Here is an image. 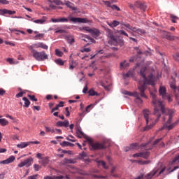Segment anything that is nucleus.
<instances>
[{
    "mask_svg": "<svg viewBox=\"0 0 179 179\" xmlns=\"http://www.w3.org/2000/svg\"><path fill=\"white\" fill-rule=\"evenodd\" d=\"M150 96L152 99V103L155 107L154 115L157 116V119L155 122H152V123H150L149 126H146L144 131H149V129L155 127L156 122L159 121V118L162 117V113L164 115L163 117L164 121H166V120H167V122L166 124H164L160 130L163 131V129H167L168 131H171V129L177 126L179 122V121L178 120L173 123H171V120H173V114H174V112L172 110L166 108L163 102L157 100V99L156 98V94L155 93L150 92Z\"/></svg>",
    "mask_w": 179,
    "mask_h": 179,
    "instance_id": "f257e3e1",
    "label": "nucleus"
},
{
    "mask_svg": "<svg viewBox=\"0 0 179 179\" xmlns=\"http://www.w3.org/2000/svg\"><path fill=\"white\" fill-rule=\"evenodd\" d=\"M146 73H148V69L146 67H143L140 70V76L143 77V81H140L138 83V89L141 93V97L148 99V96L145 94V90H146V85H151L153 86L155 85V76L153 74L150 73L148 78H146Z\"/></svg>",
    "mask_w": 179,
    "mask_h": 179,
    "instance_id": "f03ea898",
    "label": "nucleus"
},
{
    "mask_svg": "<svg viewBox=\"0 0 179 179\" xmlns=\"http://www.w3.org/2000/svg\"><path fill=\"white\" fill-rule=\"evenodd\" d=\"M76 136L80 139L83 136L86 141L89 143V146L90 150H100L101 149H106L107 146L104 143H94L93 140L90 138L89 136H86L83 131H82V129L80 127L77 128L76 129Z\"/></svg>",
    "mask_w": 179,
    "mask_h": 179,
    "instance_id": "7ed1b4c3",
    "label": "nucleus"
},
{
    "mask_svg": "<svg viewBox=\"0 0 179 179\" xmlns=\"http://www.w3.org/2000/svg\"><path fill=\"white\" fill-rule=\"evenodd\" d=\"M31 52L32 54V57L36 59V61L43 62L45 61V59H48V55L45 53V51L38 52L34 49H33V46L30 47Z\"/></svg>",
    "mask_w": 179,
    "mask_h": 179,
    "instance_id": "20e7f679",
    "label": "nucleus"
},
{
    "mask_svg": "<svg viewBox=\"0 0 179 179\" xmlns=\"http://www.w3.org/2000/svg\"><path fill=\"white\" fill-rule=\"evenodd\" d=\"M73 22V23H89L87 18L80 17H59V23H68V22Z\"/></svg>",
    "mask_w": 179,
    "mask_h": 179,
    "instance_id": "39448f33",
    "label": "nucleus"
},
{
    "mask_svg": "<svg viewBox=\"0 0 179 179\" xmlns=\"http://www.w3.org/2000/svg\"><path fill=\"white\" fill-rule=\"evenodd\" d=\"M159 96H162V98L164 100H168L169 103H171L173 101L170 94L166 92V87L160 86L159 88Z\"/></svg>",
    "mask_w": 179,
    "mask_h": 179,
    "instance_id": "423d86ee",
    "label": "nucleus"
},
{
    "mask_svg": "<svg viewBox=\"0 0 179 179\" xmlns=\"http://www.w3.org/2000/svg\"><path fill=\"white\" fill-rule=\"evenodd\" d=\"M108 37H109V38L112 40L114 44L120 45V47H122V45H124V39H122V38L115 37L110 31H108Z\"/></svg>",
    "mask_w": 179,
    "mask_h": 179,
    "instance_id": "0eeeda50",
    "label": "nucleus"
},
{
    "mask_svg": "<svg viewBox=\"0 0 179 179\" xmlns=\"http://www.w3.org/2000/svg\"><path fill=\"white\" fill-rule=\"evenodd\" d=\"M33 162H34V159L30 157L24 159V161L21 162L20 163H19L17 164V167H19V169H22V167H24V166L27 168H29L30 167V166H31V164H33Z\"/></svg>",
    "mask_w": 179,
    "mask_h": 179,
    "instance_id": "6e6552de",
    "label": "nucleus"
},
{
    "mask_svg": "<svg viewBox=\"0 0 179 179\" xmlns=\"http://www.w3.org/2000/svg\"><path fill=\"white\" fill-rule=\"evenodd\" d=\"M159 170H160V169H159V168H155L152 171L148 173L145 176L143 175H141V176H138L137 178V179H151V178H153V177H155V176H156V174H157V173H159Z\"/></svg>",
    "mask_w": 179,
    "mask_h": 179,
    "instance_id": "1a4fd4ad",
    "label": "nucleus"
},
{
    "mask_svg": "<svg viewBox=\"0 0 179 179\" xmlns=\"http://www.w3.org/2000/svg\"><path fill=\"white\" fill-rule=\"evenodd\" d=\"M87 33H90L94 38H99V37H100V34H101L100 29L96 28H87Z\"/></svg>",
    "mask_w": 179,
    "mask_h": 179,
    "instance_id": "9d476101",
    "label": "nucleus"
},
{
    "mask_svg": "<svg viewBox=\"0 0 179 179\" xmlns=\"http://www.w3.org/2000/svg\"><path fill=\"white\" fill-rule=\"evenodd\" d=\"M143 113L144 118L146 121V124L147 125H149V122L152 121V119L149 117V116L150 115V111L149 110V109H145Z\"/></svg>",
    "mask_w": 179,
    "mask_h": 179,
    "instance_id": "9b49d317",
    "label": "nucleus"
},
{
    "mask_svg": "<svg viewBox=\"0 0 179 179\" xmlns=\"http://www.w3.org/2000/svg\"><path fill=\"white\" fill-rule=\"evenodd\" d=\"M104 3H105V5H106V6L108 8H111V9L113 10H117V12L121 11V8H120V7H118L117 5H112L111 6V2H110V1H104Z\"/></svg>",
    "mask_w": 179,
    "mask_h": 179,
    "instance_id": "f8f14e48",
    "label": "nucleus"
},
{
    "mask_svg": "<svg viewBox=\"0 0 179 179\" xmlns=\"http://www.w3.org/2000/svg\"><path fill=\"white\" fill-rule=\"evenodd\" d=\"M134 6L136 8H138V9H141V10H143V12H145L146 10V4L143 3L142 2L136 1L134 3Z\"/></svg>",
    "mask_w": 179,
    "mask_h": 179,
    "instance_id": "ddd939ff",
    "label": "nucleus"
},
{
    "mask_svg": "<svg viewBox=\"0 0 179 179\" xmlns=\"http://www.w3.org/2000/svg\"><path fill=\"white\" fill-rule=\"evenodd\" d=\"M124 94H127V96H133L134 97H136L137 100H139L141 103H142V99H141V96H139V93L134 92H130L128 91H125Z\"/></svg>",
    "mask_w": 179,
    "mask_h": 179,
    "instance_id": "4468645a",
    "label": "nucleus"
},
{
    "mask_svg": "<svg viewBox=\"0 0 179 179\" xmlns=\"http://www.w3.org/2000/svg\"><path fill=\"white\" fill-rule=\"evenodd\" d=\"M15 156L11 155L7 159L3 160L0 162V164H10V163H13L15 162Z\"/></svg>",
    "mask_w": 179,
    "mask_h": 179,
    "instance_id": "2eb2a0df",
    "label": "nucleus"
},
{
    "mask_svg": "<svg viewBox=\"0 0 179 179\" xmlns=\"http://www.w3.org/2000/svg\"><path fill=\"white\" fill-rule=\"evenodd\" d=\"M35 48H42L43 50H48V45H45L43 42L34 44Z\"/></svg>",
    "mask_w": 179,
    "mask_h": 179,
    "instance_id": "dca6fc26",
    "label": "nucleus"
},
{
    "mask_svg": "<svg viewBox=\"0 0 179 179\" xmlns=\"http://www.w3.org/2000/svg\"><path fill=\"white\" fill-rule=\"evenodd\" d=\"M75 163H76V159H68V158H64L61 164H75Z\"/></svg>",
    "mask_w": 179,
    "mask_h": 179,
    "instance_id": "f3484780",
    "label": "nucleus"
},
{
    "mask_svg": "<svg viewBox=\"0 0 179 179\" xmlns=\"http://www.w3.org/2000/svg\"><path fill=\"white\" fill-rule=\"evenodd\" d=\"M15 13H16V11L13 10H8V9H0V15H15Z\"/></svg>",
    "mask_w": 179,
    "mask_h": 179,
    "instance_id": "a211bd4d",
    "label": "nucleus"
},
{
    "mask_svg": "<svg viewBox=\"0 0 179 179\" xmlns=\"http://www.w3.org/2000/svg\"><path fill=\"white\" fill-rule=\"evenodd\" d=\"M96 162L99 167H100V166H101L103 167V169H104L105 170H108V166H107V164L106 163V162H104L103 160H96Z\"/></svg>",
    "mask_w": 179,
    "mask_h": 179,
    "instance_id": "6ab92c4d",
    "label": "nucleus"
},
{
    "mask_svg": "<svg viewBox=\"0 0 179 179\" xmlns=\"http://www.w3.org/2000/svg\"><path fill=\"white\" fill-rule=\"evenodd\" d=\"M56 124L57 125V127H65V128H66L67 127H69V121H58Z\"/></svg>",
    "mask_w": 179,
    "mask_h": 179,
    "instance_id": "aec40b11",
    "label": "nucleus"
},
{
    "mask_svg": "<svg viewBox=\"0 0 179 179\" xmlns=\"http://www.w3.org/2000/svg\"><path fill=\"white\" fill-rule=\"evenodd\" d=\"M135 149H138V143H133L129 147H126L124 151L129 152V150H134Z\"/></svg>",
    "mask_w": 179,
    "mask_h": 179,
    "instance_id": "412c9836",
    "label": "nucleus"
},
{
    "mask_svg": "<svg viewBox=\"0 0 179 179\" xmlns=\"http://www.w3.org/2000/svg\"><path fill=\"white\" fill-rule=\"evenodd\" d=\"M64 3L67 8H69L70 9H72V10H78V8L73 6V3H71L70 1H65Z\"/></svg>",
    "mask_w": 179,
    "mask_h": 179,
    "instance_id": "4be33fe9",
    "label": "nucleus"
},
{
    "mask_svg": "<svg viewBox=\"0 0 179 179\" xmlns=\"http://www.w3.org/2000/svg\"><path fill=\"white\" fill-rule=\"evenodd\" d=\"M30 145V142H22L17 145V148L20 149H24V148H27Z\"/></svg>",
    "mask_w": 179,
    "mask_h": 179,
    "instance_id": "5701e85b",
    "label": "nucleus"
},
{
    "mask_svg": "<svg viewBox=\"0 0 179 179\" xmlns=\"http://www.w3.org/2000/svg\"><path fill=\"white\" fill-rule=\"evenodd\" d=\"M81 37H84V38H86L87 40H89V43H96V40L94 38L89 36L88 35L80 34Z\"/></svg>",
    "mask_w": 179,
    "mask_h": 179,
    "instance_id": "b1692460",
    "label": "nucleus"
},
{
    "mask_svg": "<svg viewBox=\"0 0 179 179\" xmlns=\"http://www.w3.org/2000/svg\"><path fill=\"white\" fill-rule=\"evenodd\" d=\"M134 33H136L137 34H139L140 36H142L145 34V30L139 28L134 27V29L133 30Z\"/></svg>",
    "mask_w": 179,
    "mask_h": 179,
    "instance_id": "393cba45",
    "label": "nucleus"
},
{
    "mask_svg": "<svg viewBox=\"0 0 179 179\" xmlns=\"http://www.w3.org/2000/svg\"><path fill=\"white\" fill-rule=\"evenodd\" d=\"M164 37L167 39V40H171L173 41L174 40V36H171V34L170 32H166V31H164Z\"/></svg>",
    "mask_w": 179,
    "mask_h": 179,
    "instance_id": "a878e982",
    "label": "nucleus"
},
{
    "mask_svg": "<svg viewBox=\"0 0 179 179\" xmlns=\"http://www.w3.org/2000/svg\"><path fill=\"white\" fill-rule=\"evenodd\" d=\"M150 155V152L148 150L141 152V157H143V159H148Z\"/></svg>",
    "mask_w": 179,
    "mask_h": 179,
    "instance_id": "bb28decb",
    "label": "nucleus"
},
{
    "mask_svg": "<svg viewBox=\"0 0 179 179\" xmlns=\"http://www.w3.org/2000/svg\"><path fill=\"white\" fill-rule=\"evenodd\" d=\"M170 18L172 23H177V20H179L178 17L176 16L174 14H171Z\"/></svg>",
    "mask_w": 179,
    "mask_h": 179,
    "instance_id": "cd10ccee",
    "label": "nucleus"
},
{
    "mask_svg": "<svg viewBox=\"0 0 179 179\" xmlns=\"http://www.w3.org/2000/svg\"><path fill=\"white\" fill-rule=\"evenodd\" d=\"M110 27H117V26L120 25V22L117 20H113L112 23H108Z\"/></svg>",
    "mask_w": 179,
    "mask_h": 179,
    "instance_id": "c85d7f7f",
    "label": "nucleus"
},
{
    "mask_svg": "<svg viewBox=\"0 0 179 179\" xmlns=\"http://www.w3.org/2000/svg\"><path fill=\"white\" fill-rule=\"evenodd\" d=\"M89 96H100V94L94 91V90L91 89L88 91Z\"/></svg>",
    "mask_w": 179,
    "mask_h": 179,
    "instance_id": "c756f323",
    "label": "nucleus"
},
{
    "mask_svg": "<svg viewBox=\"0 0 179 179\" xmlns=\"http://www.w3.org/2000/svg\"><path fill=\"white\" fill-rule=\"evenodd\" d=\"M22 100L24 101V107L29 108V106H30V101H29V99L27 97H23Z\"/></svg>",
    "mask_w": 179,
    "mask_h": 179,
    "instance_id": "7c9ffc66",
    "label": "nucleus"
},
{
    "mask_svg": "<svg viewBox=\"0 0 179 179\" xmlns=\"http://www.w3.org/2000/svg\"><path fill=\"white\" fill-rule=\"evenodd\" d=\"M66 38L67 43H69V44H73V43H75V38H73V36H69L66 37Z\"/></svg>",
    "mask_w": 179,
    "mask_h": 179,
    "instance_id": "2f4dec72",
    "label": "nucleus"
},
{
    "mask_svg": "<svg viewBox=\"0 0 179 179\" xmlns=\"http://www.w3.org/2000/svg\"><path fill=\"white\" fill-rule=\"evenodd\" d=\"M8 124H9V122L6 120V119L5 118L0 119V125H1L2 127L6 126L8 125Z\"/></svg>",
    "mask_w": 179,
    "mask_h": 179,
    "instance_id": "473e14b6",
    "label": "nucleus"
},
{
    "mask_svg": "<svg viewBox=\"0 0 179 179\" xmlns=\"http://www.w3.org/2000/svg\"><path fill=\"white\" fill-rule=\"evenodd\" d=\"M34 23H36L37 24H43L45 22V19L36 20L33 21Z\"/></svg>",
    "mask_w": 179,
    "mask_h": 179,
    "instance_id": "72a5a7b5",
    "label": "nucleus"
},
{
    "mask_svg": "<svg viewBox=\"0 0 179 179\" xmlns=\"http://www.w3.org/2000/svg\"><path fill=\"white\" fill-rule=\"evenodd\" d=\"M55 62H56L57 64V65H60L61 66H62L64 65V64H65V62H64L61 59H57L55 60Z\"/></svg>",
    "mask_w": 179,
    "mask_h": 179,
    "instance_id": "f704fd0d",
    "label": "nucleus"
},
{
    "mask_svg": "<svg viewBox=\"0 0 179 179\" xmlns=\"http://www.w3.org/2000/svg\"><path fill=\"white\" fill-rule=\"evenodd\" d=\"M124 27H127V29H129V30H131V31H134L135 30V27L131 26L129 24H122Z\"/></svg>",
    "mask_w": 179,
    "mask_h": 179,
    "instance_id": "c9c22d12",
    "label": "nucleus"
},
{
    "mask_svg": "<svg viewBox=\"0 0 179 179\" xmlns=\"http://www.w3.org/2000/svg\"><path fill=\"white\" fill-rule=\"evenodd\" d=\"M129 66V63H127V61L120 63V68H127Z\"/></svg>",
    "mask_w": 179,
    "mask_h": 179,
    "instance_id": "e433bc0d",
    "label": "nucleus"
},
{
    "mask_svg": "<svg viewBox=\"0 0 179 179\" xmlns=\"http://www.w3.org/2000/svg\"><path fill=\"white\" fill-rule=\"evenodd\" d=\"M44 37V34H36L34 37L35 40H41Z\"/></svg>",
    "mask_w": 179,
    "mask_h": 179,
    "instance_id": "4c0bfd02",
    "label": "nucleus"
},
{
    "mask_svg": "<svg viewBox=\"0 0 179 179\" xmlns=\"http://www.w3.org/2000/svg\"><path fill=\"white\" fill-rule=\"evenodd\" d=\"M179 163V155L176 156L173 161L171 162V164H177Z\"/></svg>",
    "mask_w": 179,
    "mask_h": 179,
    "instance_id": "58836bf2",
    "label": "nucleus"
},
{
    "mask_svg": "<svg viewBox=\"0 0 179 179\" xmlns=\"http://www.w3.org/2000/svg\"><path fill=\"white\" fill-rule=\"evenodd\" d=\"M55 55L57 57H62V55H64V53L61 50H59L58 49H56L55 50Z\"/></svg>",
    "mask_w": 179,
    "mask_h": 179,
    "instance_id": "ea45409f",
    "label": "nucleus"
},
{
    "mask_svg": "<svg viewBox=\"0 0 179 179\" xmlns=\"http://www.w3.org/2000/svg\"><path fill=\"white\" fill-rule=\"evenodd\" d=\"M45 129L46 132H51V134H54L55 132V130L54 129H51L48 127H45Z\"/></svg>",
    "mask_w": 179,
    "mask_h": 179,
    "instance_id": "a19ab883",
    "label": "nucleus"
},
{
    "mask_svg": "<svg viewBox=\"0 0 179 179\" xmlns=\"http://www.w3.org/2000/svg\"><path fill=\"white\" fill-rule=\"evenodd\" d=\"M6 61L10 64V65H15V64H16L15 61H13V58H7Z\"/></svg>",
    "mask_w": 179,
    "mask_h": 179,
    "instance_id": "79ce46f5",
    "label": "nucleus"
},
{
    "mask_svg": "<svg viewBox=\"0 0 179 179\" xmlns=\"http://www.w3.org/2000/svg\"><path fill=\"white\" fill-rule=\"evenodd\" d=\"M91 50L90 48H83L80 50L81 52H90Z\"/></svg>",
    "mask_w": 179,
    "mask_h": 179,
    "instance_id": "37998d69",
    "label": "nucleus"
},
{
    "mask_svg": "<svg viewBox=\"0 0 179 179\" xmlns=\"http://www.w3.org/2000/svg\"><path fill=\"white\" fill-rule=\"evenodd\" d=\"M24 93H26L24 91L20 92L15 95V97H17V99H19V97H23V94H24Z\"/></svg>",
    "mask_w": 179,
    "mask_h": 179,
    "instance_id": "c03bdc74",
    "label": "nucleus"
},
{
    "mask_svg": "<svg viewBox=\"0 0 179 179\" xmlns=\"http://www.w3.org/2000/svg\"><path fill=\"white\" fill-rule=\"evenodd\" d=\"M28 97L32 101H37V98H36V96H34V95H28Z\"/></svg>",
    "mask_w": 179,
    "mask_h": 179,
    "instance_id": "a18cd8bd",
    "label": "nucleus"
},
{
    "mask_svg": "<svg viewBox=\"0 0 179 179\" xmlns=\"http://www.w3.org/2000/svg\"><path fill=\"white\" fill-rule=\"evenodd\" d=\"M117 33H120V34H122V36H125L126 37H128V34L125 32L124 30H120L117 31Z\"/></svg>",
    "mask_w": 179,
    "mask_h": 179,
    "instance_id": "49530a36",
    "label": "nucleus"
},
{
    "mask_svg": "<svg viewBox=\"0 0 179 179\" xmlns=\"http://www.w3.org/2000/svg\"><path fill=\"white\" fill-rule=\"evenodd\" d=\"M38 178V174H35L31 176H29L27 179H37Z\"/></svg>",
    "mask_w": 179,
    "mask_h": 179,
    "instance_id": "de8ad7c7",
    "label": "nucleus"
},
{
    "mask_svg": "<svg viewBox=\"0 0 179 179\" xmlns=\"http://www.w3.org/2000/svg\"><path fill=\"white\" fill-rule=\"evenodd\" d=\"M34 168L35 171H38L40 170V169H41V166H40V165H38V164H34Z\"/></svg>",
    "mask_w": 179,
    "mask_h": 179,
    "instance_id": "09e8293b",
    "label": "nucleus"
},
{
    "mask_svg": "<svg viewBox=\"0 0 179 179\" xmlns=\"http://www.w3.org/2000/svg\"><path fill=\"white\" fill-rule=\"evenodd\" d=\"M133 75H134V71H129L127 73H126L125 76H127V78H129L131 76H133Z\"/></svg>",
    "mask_w": 179,
    "mask_h": 179,
    "instance_id": "8fccbe9b",
    "label": "nucleus"
},
{
    "mask_svg": "<svg viewBox=\"0 0 179 179\" xmlns=\"http://www.w3.org/2000/svg\"><path fill=\"white\" fill-rule=\"evenodd\" d=\"M113 57H115V55L114 53H109L108 55H105L104 58H111Z\"/></svg>",
    "mask_w": 179,
    "mask_h": 179,
    "instance_id": "3c124183",
    "label": "nucleus"
},
{
    "mask_svg": "<svg viewBox=\"0 0 179 179\" xmlns=\"http://www.w3.org/2000/svg\"><path fill=\"white\" fill-rule=\"evenodd\" d=\"M166 171V167H164L162 169L160 170V171L157 174V177H159L161 174H163Z\"/></svg>",
    "mask_w": 179,
    "mask_h": 179,
    "instance_id": "603ef678",
    "label": "nucleus"
},
{
    "mask_svg": "<svg viewBox=\"0 0 179 179\" xmlns=\"http://www.w3.org/2000/svg\"><path fill=\"white\" fill-rule=\"evenodd\" d=\"M173 57L175 61H179V53H176Z\"/></svg>",
    "mask_w": 179,
    "mask_h": 179,
    "instance_id": "864d4df0",
    "label": "nucleus"
},
{
    "mask_svg": "<svg viewBox=\"0 0 179 179\" xmlns=\"http://www.w3.org/2000/svg\"><path fill=\"white\" fill-rule=\"evenodd\" d=\"M133 157H142V153L141 152L134 154Z\"/></svg>",
    "mask_w": 179,
    "mask_h": 179,
    "instance_id": "5fc2aeb1",
    "label": "nucleus"
},
{
    "mask_svg": "<svg viewBox=\"0 0 179 179\" xmlns=\"http://www.w3.org/2000/svg\"><path fill=\"white\" fill-rule=\"evenodd\" d=\"M141 164H150V160L148 161H139Z\"/></svg>",
    "mask_w": 179,
    "mask_h": 179,
    "instance_id": "6e6d98bb",
    "label": "nucleus"
},
{
    "mask_svg": "<svg viewBox=\"0 0 179 179\" xmlns=\"http://www.w3.org/2000/svg\"><path fill=\"white\" fill-rule=\"evenodd\" d=\"M134 50H136V53H137L138 55H141V54H142V50H141L139 49V48L136 47V48H134Z\"/></svg>",
    "mask_w": 179,
    "mask_h": 179,
    "instance_id": "4d7b16f0",
    "label": "nucleus"
},
{
    "mask_svg": "<svg viewBox=\"0 0 179 179\" xmlns=\"http://www.w3.org/2000/svg\"><path fill=\"white\" fill-rule=\"evenodd\" d=\"M49 2H54L55 3H56V5H61V1L59 0H49Z\"/></svg>",
    "mask_w": 179,
    "mask_h": 179,
    "instance_id": "13d9d810",
    "label": "nucleus"
},
{
    "mask_svg": "<svg viewBox=\"0 0 179 179\" xmlns=\"http://www.w3.org/2000/svg\"><path fill=\"white\" fill-rule=\"evenodd\" d=\"M61 146H69V142L68 141H63L61 143Z\"/></svg>",
    "mask_w": 179,
    "mask_h": 179,
    "instance_id": "bf43d9fd",
    "label": "nucleus"
},
{
    "mask_svg": "<svg viewBox=\"0 0 179 179\" xmlns=\"http://www.w3.org/2000/svg\"><path fill=\"white\" fill-rule=\"evenodd\" d=\"M89 27H82L79 28V30L80 31H83V30H85V31H87V29H89Z\"/></svg>",
    "mask_w": 179,
    "mask_h": 179,
    "instance_id": "052dcab7",
    "label": "nucleus"
},
{
    "mask_svg": "<svg viewBox=\"0 0 179 179\" xmlns=\"http://www.w3.org/2000/svg\"><path fill=\"white\" fill-rule=\"evenodd\" d=\"M87 90H89V88L87 87V84L85 85V87L83 90V93H87Z\"/></svg>",
    "mask_w": 179,
    "mask_h": 179,
    "instance_id": "680f3d73",
    "label": "nucleus"
},
{
    "mask_svg": "<svg viewBox=\"0 0 179 179\" xmlns=\"http://www.w3.org/2000/svg\"><path fill=\"white\" fill-rule=\"evenodd\" d=\"M6 93V91L3 88H0V96H3Z\"/></svg>",
    "mask_w": 179,
    "mask_h": 179,
    "instance_id": "e2e57ef3",
    "label": "nucleus"
},
{
    "mask_svg": "<svg viewBox=\"0 0 179 179\" xmlns=\"http://www.w3.org/2000/svg\"><path fill=\"white\" fill-rule=\"evenodd\" d=\"M0 3H2L3 5H8L9 3V1L7 0H0Z\"/></svg>",
    "mask_w": 179,
    "mask_h": 179,
    "instance_id": "0e129e2a",
    "label": "nucleus"
},
{
    "mask_svg": "<svg viewBox=\"0 0 179 179\" xmlns=\"http://www.w3.org/2000/svg\"><path fill=\"white\" fill-rule=\"evenodd\" d=\"M80 156L83 158L87 157V154L85 152H83L81 154H80Z\"/></svg>",
    "mask_w": 179,
    "mask_h": 179,
    "instance_id": "69168bd1",
    "label": "nucleus"
},
{
    "mask_svg": "<svg viewBox=\"0 0 179 179\" xmlns=\"http://www.w3.org/2000/svg\"><path fill=\"white\" fill-rule=\"evenodd\" d=\"M66 31H65L64 29H59V30L55 31L56 34H58V33L62 34V33H66Z\"/></svg>",
    "mask_w": 179,
    "mask_h": 179,
    "instance_id": "338daca9",
    "label": "nucleus"
},
{
    "mask_svg": "<svg viewBox=\"0 0 179 179\" xmlns=\"http://www.w3.org/2000/svg\"><path fill=\"white\" fill-rule=\"evenodd\" d=\"M44 179H55V176H45Z\"/></svg>",
    "mask_w": 179,
    "mask_h": 179,
    "instance_id": "774afa93",
    "label": "nucleus"
}]
</instances>
